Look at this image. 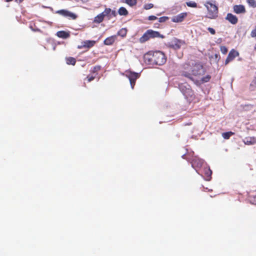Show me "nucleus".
Listing matches in <instances>:
<instances>
[{
	"label": "nucleus",
	"mask_w": 256,
	"mask_h": 256,
	"mask_svg": "<svg viewBox=\"0 0 256 256\" xmlns=\"http://www.w3.org/2000/svg\"><path fill=\"white\" fill-rule=\"evenodd\" d=\"M213 2L206 1L204 4V6L207 10L206 17L210 19H216L218 17V6L216 4V1Z\"/></svg>",
	"instance_id": "nucleus-3"
},
{
	"label": "nucleus",
	"mask_w": 256,
	"mask_h": 256,
	"mask_svg": "<svg viewBox=\"0 0 256 256\" xmlns=\"http://www.w3.org/2000/svg\"><path fill=\"white\" fill-rule=\"evenodd\" d=\"M126 2L130 6H134L136 4V0H126Z\"/></svg>",
	"instance_id": "nucleus-26"
},
{
	"label": "nucleus",
	"mask_w": 256,
	"mask_h": 256,
	"mask_svg": "<svg viewBox=\"0 0 256 256\" xmlns=\"http://www.w3.org/2000/svg\"><path fill=\"white\" fill-rule=\"evenodd\" d=\"M204 72V68L200 64H196L192 68L189 64H186L183 66V70L180 71V74L193 81L194 80L192 76H198Z\"/></svg>",
	"instance_id": "nucleus-2"
},
{
	"label": "nucleus",
	"mask_w": 256,
	"mask_h": 256,
	"mask_svg": "<svg viewBox=\"0 0 256 256\" xmlns=\"http://www.w3.org/2000/svg\"><path fill=\"white\" fill-rule=\"evenodd\" d=\"M127 34V30L126 28H122L118 31L117 33L118 36H120L122 37H125Z\"/></svg>",
	"instance_id": "nucleus-21"
},
{
	"label": "nucleus",
	"mask_w": 256,
	"mask_h": 256,
	"mask_svg": "<svg viewBox=\"0 0 256 256\" xmlns=\"http://www.w3.org/2000/svg\"><path fill=\"white\" fill-rule=\"evenodd\" d=\"M122 75L128 78L131 87L133 89L136 84V80L140 76L139 74L128 70L125 71L124 73L122 74Z\"/></svg>",
	"instance_id": "nucleus-5"
},
{
	"label": "nucleus",
	"mask_w": 256,
	"mask_h": 256,
	"mask_svg": "<svg viewBox=\"0 0 256 256\" xmlns=\"http://www.w3.org/2000/svg\"><path fill=\"white\" fill-rule=\"evenodd\" d=\"M117 36L114 35L107 38L104 42V44L106 46L112 45L116 40Z\"/></svg>",
	"instance_id": "nucleus-11"
},
{
	"label": "nucleus",
	"mask_w": 256,
	"mask_h": 256,
	"mask_svg": "<svg viewBox=\"0 0 256 256\" xmlns=\"http://www.w3.org/2000/svg\"><path fill=\"white\" fill-rule=\"evenodd\" d=\"M13 0H6V2H12V1Z\"/></svg>",
	"instance_id": "nucleus-41"
},
{
	"label": "nucleus",
	"mask_w": 256,
	"mask_h": 256,
	"mask_svg": "<svg viewBox=\"0 0 256 256\" xmlns=\"http://www.w3.org/2000/svg\"><path fill=\"white\" fill-rule=\"evenodd\" d=\"M104 14L101 13L94 18V22L96 23L100 24L104 20Z\"/></svg>",
	"instance_id": "nucleus-18"
},
{
	"label": "nucleus",
	"mask_w": 256,
	"mask_h": 256,
	"mask_svg": "<svg viewBox=\"0 0 256 256\" xmlns=\"http://www.w3.org/2000/svg\"><path fill=\"white\" fill-rule=\"evenodd\" d=\"M186 4L190 8H196L197 7V4L196 2L192 1L186 2Z\"/></svg>",
	"instance_id": "nucleus-24"
},
{
	"label": "nucleus",
	"mask_w": 256,
	"mask_h": 256,
	"mask_svg": "<svg viewBox=\"0 0 256 256\" xmlns=\"http://www.w3.org/2000/svg\"><path fill=\"white\" fill-rule=\"evenodd\" d=\"M96 44V41L95 40H84L82 42V46H79V48H90L92 47H93L94 44Z\"/></svg>",
	"instance_id": "nucleus-8"
},
{
	"label": "nucleus",
	"mask_w": 256,
	"mask_h": 256,
	"mask_svg": "<svg viewBox=\"0 0 256 256\" xmlns=\"http://www.w3.org/2000/svg\"><path fill=\"white\" fill-rule=\"evenodd\" d=\"M233 10L234 12L236 14H244L246 12L244 6L242 4L234 5Z\"/></svg>",
	"instance_id": "nucleus-9"
},
{
	"label": "nucleus",
	"mask_w": 256,
	"mask_h": 256,
	"mask_svg": "<svg viewBox=\"0 0 256 256\" xmlns=\"http://www.w3.org/2000/svg\"><path fill=\"white\" fill-rule=\"evenodd\" d=\"M208 30L212 34H215L216 31L213 28L209 27L208 28Z\"/></svg>",
	"instance_id": "nucleus-37"
},
{
	"label": "nucleus",
	"mask_w": 256,
	"mask_h": 256,
	"mask_svg": "<svg viewBox=\"0 0 256 256\" xmlns=\"http://www.w3.org/2000/svg\"><path fill=\"white\" fill-rule=\"evenodd\" d=\"M148 33L150 38H158L160 37V35L158 32L152 30H148Z\"/></svg>",
	"instance_id": "nucleus-15"
},
{
	"label": "nucleus",
	"mask_w": 256,
	"mask_h": 256,
	"mask_svg": "<svg viewBox=\"0 0 256 256\" xmlns=\"http://www.w3.org/2000/svg\"><path fill=\"white\" fill-rule=\"evenodd\" d=\"M56 36L60 38H66L69 37L70 34L65 31H59L57 32Z\"/></svg>",
	"instance_id": "nucleus-16"
},
{
	"label": "nucleus",
	"mask_w": 256,
	"mask_h": 256,
	"mask_svg": "<svg viewBox=\"0 0 256 256\" xmlns=\"http://www.w3.org/2000/svg\"><path fill=\"white\" fill-rule=\"evenodd\" d=\"M16 2L18 4H20L24 1V0H16Z\"/></svg>",
	"instance_id": "nucleus-40"
},
{
	"label": "nucleus",
	"mask_w": 256,
	"mask_h": 256,
	"mask_svg": "<svg viewBox=\"0 0 256 256\" xmlns=\"http://www.w3.org/2000/svg\"><path fill=\"white\" fill-rule=\"evenodd\" d=\"M256 88V78L252 80L251 84H250V88L252 90H254Z\"/></svg>",
	"instance_id": "nucleus-28"
},
{
	"label": "nucleus",
	"mask_w": 256,
	"mask_h": 256,
	"mask_svg": "<svg viewBox=\"0 0 256 256\" xmlns=\"http://www.w3.org/2000/svg\"><path fill=\"white\" fill-rule=\"evenodd\" d=\"M95 78V76L88 75L86 77V79L88 82H90L93 80Z\"/></svg>",
	"instance_id": "nucleus-36"
},
{
	"label": "nucleus",
	"mask_w": 256,
	"mask_h": 256,
	"mask_svg": "<svg viewBox=\"0 0 256 256\" xmlns=\"http://www.w3.org/2000/svg\"><path fill=\"white\" fill-rule=\"evenodd\" d=\"M220 52H222V53L224 54H226L228 52V51L227 48L225 46H220Z\"/></svg>",
	"instance_id": "nucleus-29"
},
{
	"label": "nucleus",
	"mask_w": 256,
	"mask_h": 256,
	"mask_svg": "<svg viewBox=\"0 0 256 256\" xmlns=\"http://www.w3.org/2000/svg\"><path fill=\"white\" fill-rule=\"evenodd\" d=\"M246 106H247V107H252V105H246Z\"/></svg>",
	"instance_id": "nucleus-42"
},
{
	"label": "nucleus",
	"mask_w": 256,
	"mask_h": 256,
	"mask_svg": "<svg viewBox=\"0 0 256 256\" xmlns=\"http://www.w3.org/2000/svg\"><path fill=\"white\" fill-rule=\"evenodd\" d=\"M144 60L148 64L162 66L166 63V57L161 51L148 52L144 55Z\"/></svg>",
	"instance_id": "nucleus-1"
},
{
	"label": "nucleus",
	"mask_w": 256,
	"mask_h": 256,
	"mask_svg": "<svg viewBox=\"0 0 256 256\" xmlns=\"http://www.w3.org/2000/svg\"><path fill=\"white\" fill-rule=\"evenodd\" d=\"M211 78V76L210 75H206L205 76H204L202 78L201 81L202 83L207 82L210 80Z\"/></svg>",
	"instance_id": "nucleus-25"
},
{
	"label": "nucleus",
	"mask_w": 256,
	"mask_h": 256,
	"mask_svg": "<svg viewBox=\"0 0 256 256\" xmlns=\"http://www.w3.org/2000/svg\"><path fill=\"white\" fill-rule=\"evenodd\" d=\"M112 14L114 16H116V13L115 10L112 11Z\"/></svg>",
	"instance_id": "nucleus-39"
},
{
	"label": "nucleus",
	"mask_w": 256,
	"mask_h": 256,
	"mask_svg": "<svg viewBox=\"0 0 256 256\" xmlns=\"http://www.w3.org/2000/svg\"><path fill=\"white\" fill-rule=\"evenodd\" d=\"M234 134V133L232 132H226L222 133V136L224 139L227 140L228 139L230 138V136Z\"/></svg>",
	"instance_id": "nucleus-23"
},
{
	"label": "nucleus",
	"mask_w": 256,
	"mask_h": 256,
	"mask_svg": "<svg viewBox=\"0 0 256 256\" xmlns=\"http://www.w3.org/2000/svg\"><path fill=\"white\" fill-rule=\"evenodd\" d=\"M185 42L176 38H174L170 44V48L174 50H178L180 48L182 45L185 44Z\"/></svg>",
	"instance_id": "nucleus-6"
},
{
	"label": "nucleus",
	"mask_w": 256,
	"mask_h": 256,
	"mask_svg": "<svg viewBox=\"0 0 256 256\" xmlns=\"http://www.w3.org/2000/svg\"><path fill=\"white\" fill-rule=\"evenodd\" d=\"M247 2L250 6L252 8L256 7V0H247Z\"/></svg>",
	"instance_id": "nucleus-27"
},
{
	"label": "nucleus",
	"mask_w": 256,
	"mask_h": 256,
	"mask_svg": "<svg viewBox=\"0 0 256 256\" xmlns=\"http://www.w3.org/2000/svg\"><path fill=\"white\" fill-rule=\"evenodd\" d=\"M244 143L247 145L254 144H256V138L249 137L246 138L244 140Z\"/></svg>",
	"instance_id": "nucleus-13"
},
{
	"label": "nucleus",
	"mask_w": 256,
	"mask_h": 256,
	"mask_svg": "<svg viewBox=\"0 0 256 256\" xmlns=\"http://www.w3.org/2000/svg\"><path fill=\"white\" fill-rule=\"evenodd\" d=\"M154 7V4H146L144 5V8L145 10H150Z\"/></svg>",
	"instance_id": "nucleus-31"
},
{
	"label": "nucleus",
	"mask_w": 256,
	"mask_h": 256,
	"mask_svg": "<svg viewBox=\"0 0 256 256\" xmlns=\"http://www.w3.org/2000/svg\"><path fill=\"white\" fill-rule=\"evenodd\" d=\"M204 173L206 177V180H210L212 174V171L209 168H204Z\"/></svg>",
	"instance_id": "nucleus-14"
},
{
	"label": "nucleus",
	"mask_w": 256,
	"mask_h": 256,
	"mask_svg": "<svg viewBox=\"0 0 256 256\" xmlns=\"http://www.w3.org/2000/svg\"><path fill=\"white\" fill-rule=\"evenodd\" d=\"M118 12L120 16H127L128 14V10L124 7H120L118 10Z\"/></svg>",
	"instance_id": "nucleus-22"
},
{
	"label": "nucleus",
	"mask_w": 256,
	"mask_h": 256,
	"mask_svg": "<svg viewBox=\"0 0 256 256\" xmlns=\"http://www.w3.org/2000/svg\"><path fill=\"white\" fill-rule=\"evenodd\" d=\"M186 16V13H181L173 18L172 20L174 22H182Z\"/></svg>",
	"instance_id": "nucleus-12"
},
{
	"label": "nucleus",
	"mask_w": 256,
	"mask_h": 256,
	"mask_svg": "<svg viewBox=\"0 0 256 256\" xmlns=\"http://www.w3.org/2000/svg\"><path fill=\"white\" fill-rule=\"evenodd\" d=\"M100 68L101 66H94L92 70V72L93 73H97L99 70H100Z\"/></svg>",
	"instance_id": "nucleus-30"
},
{
	"label": "nucleus",
	"mask_w": 256,
	"mask_h": 256,
	"mask_svg": "<svg viewBox=\"0 0 256 256\" xmlns=\"http://www.w3.org/2000/svg\"><path fill=\"white\" fill-rule=\"evenodd\" d=\"M180 90L186 99L189 101H192L194 99L195 96L194 91L190 88V85L186 86L184 84L179 85Z\"/></svg>",
	"instance_id": "nucleus-4"
},
{
	"label": "nucleus",
	"mask_w": 256,
	"mask_h": 256,
	"mask_svg": "<svg viewBox=\"0 0 256 256\" xmlns=\"http://www.w3.org/2000/svg\"><path fill=\"white\" fill-rule=\"evenodd\" d=\"M250 200L252 204L256 205V195L250 197Z\"/></svg>",
	"instance_id": "nucleus-35"
},
{
	"label": "nucleus",
	"mask_w": 256,
	"mask_h": 256,
	"mask_svg": "<svg viewBox=\"0 0 256 256\" xmlns=\"http://www.w3.org/2000/svg\"><path fill=\"white\" fill-rule=\"evenodd\" d=\"M66 10H57L55 12L56 14H59L60 15H62V16H64L65 13H66Z\"/></svg>",
	"instance_id": "nucleus-33"
},
{
	"label": "nucleus",
	"mask_w": 256,
	"mask_h": 256,
	"mask_svg": "<svg viewBox=\"0 0 256 256\" xmlns=\"http://www.w3.org/2000/svg\"><path fill=\"white\" fill-rule=\"evenodd\" d=\"M157 17L154 16H150L148 17V19L149 20H157Z\"/></svg>",
	"instance_id": "nucleus-38"
},
{
	"label": "nucleus",
	"mask_w": 256,
	"mask_h": 256,
	"mask_svg": "<svg viewBox=\"0 0 256 256\" xmlns=\"http://www.w3.org/2000/svg\"><path fill=\"white\" fill-rule=\"evenodd\" d=\"M226 19L232 24H236L238 22V18L231 13L227 14Z\"/></svg>",
	"instance_id": "nucleus-10"
},
{
	"label": "nucleus",
	"mask_w": 256,
	"mask_h": 256,
	"mask_svg": "<svg viewBox=\"0 0 256 256\" xmlns=\"http://www.w3.org/2000/svg\"><path fill=\"white\" fill-rule=\"evenodd\" d=\"M168 20V16H162L158 18V22H164Z\"/></svg>",
	"instance_id": "nucleus-34"
},
{
	"label": "nucleus",
	"mask_w": 256,
	"mask_h": 256,
	"mask_svg": "<svg viewBox=\"0 0 256 256\" xmlns=\"http://www.w3.org/2000/svg\"><path fill=\"white\" fill-rule=\"evenodd\" d=\"M110 12H112V10H111L110 8H106L104 10V12H102V14H104V16L110 14Z\"/></svg>",
	"instance_id": "nucleus-32"
},
{
	"label": "nucleus",
	"mask_w": 256,
	"mask_h": 256,
	"mask_svg": "<svg viewBox=\"0 0 256 256\" xmlns=\"http://www.w3.org/2000/svg\"><path fill=\"white\" fill-rule=\"evenodd\" d=\"M65 17H68L72 18V20H76L77 18V16L75 14H74L68 10H66L65 15Z\"/></svg>",
	"instance_id": "nucleus-19"
},
{
	"label": "nucleus",
	"mask_w": 256,
	"mask_h": 256,
	"mask_svg": "<svg viewBox=\"0 0 256 256\" xmlns=\"http://www.w3.org/2000/svg\"><path fill=\"white\" fill-rule=\"evenodd\" d=\"M150 39L148 30L142 35L140 38V42L141 43H144Z\"/></svg>",
	"instance_id": "nucleus-17"
},
{
	"label": "nucleus",
	"mask_w": 256,
	"mask_h": 256,
	"mask_svg": "<svg viewBox=\"0 0 256 256\" xmlns=\"http://www.w3.org/2000/svg\"><path fill=\"white\" fill-rule=\"evenodd\" d=\"M238 56L239 53L238 51L234 49L231 50L225 60V65H227L230 62L232 61L236 57Z\"/></svg>",
	"instance_id": "nucleus-7"
},
{
	"label": "nucleus",
	"mask_w": 256,
	"mask_h": 256,
	"mask_svg": "<svg viewBox=\"0 0 256 256\" xmlns=\"http://www.w3.org/2000/svg\"><path fill=\"white\" fill-rule=\"evenodd\" d=\"M66 62L68 64L75 65L76 60L73 57H68L66 58Z\"/></svg>",
	"instance_id": "nucleus-20"
}]
</instances>
